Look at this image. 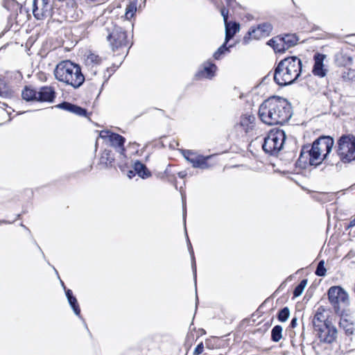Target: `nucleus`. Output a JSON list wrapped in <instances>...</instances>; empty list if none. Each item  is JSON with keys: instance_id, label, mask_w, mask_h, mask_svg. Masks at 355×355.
<instances>
[{"instance_id": "obj_1", "label": "nucleus", "mask_w": 355, "mask_h": 355, "mask_svg": "<svg viewBox=\"0 0 355 355\" xmlns=\"http://www.w3.org/2000/svg\"><path fill=\"white\" fill-rule=\"evenodd\" d=\"M291 103L284 98L272 96L259 106V116L264 123L269 125H282L292 116Z\"/></svg>"}, {"instance_id": "obj_2", "label": "nucleus", "mask_w": 355, "mask_h": 355, "mask_svg": "<svg viewBox=\"0 0 355 355\" xmlns=\"http://www.w3.org/2000/svg\"><path fill=\"white\" fill-rule=\"evenodd\" d=\"M302 69V60L297 56H291L282 60L273 73V79L281 87L294 83L300 76Z\"/></svg>"}, {"instance_id": "obj_3", "label": "nucleus", "mask_w": 355, "mask_h": 355, "mask_svg": "<svg viewBox=\"0 0 355 355\" xmlns=\"http://www.w3.org/2000/svg\"><path fill=\"white\" fill-rule=\"evenodd\" d=\"M334 139L331 137H320L311 146L306 145L301 150L299 161L304 164L318 165L327 158L334 146Z\"/></svg>"}, {"instance_id": "obj_4", "label": "nucleus", "mask_w": 355, "mask_h": 355, "mask_svg": "<svg viewBox=\"0 0 355 355\" xmlns=\"http://www.w3.org/2000/svg\"><path fill=\"white\" fill-rule=\"evenodd\" d=\"M53 73L57 80L74 89L79 88L85 80L80 65L69 60L60 62L56 65Z\"/></svg>"}, {"instance_id": "obj_5", "label": "nucleus", "mask_w": 355, "mask_h": 355, "mask_svg": "<svg viewBox=\"0 0 355 355\" xmlns=\"http://www.w3.org/2000/svg\"><path fill=\"white\" fill-rule=\"evenodd\" d=\"M336 153L343 163L355 161V135H342L337 141Z\"/></svg>"}, {"instance_id": "obj_6", "label": "nucleus", "mask_w": 355, "mask_h": 355, "mask_svg": "<svg viewBox=\"0 0 355 355\" xmlns=\"http://www.w3.org/2000/svg\"><path fill=\"white\" fill-rule=\"evenodd\" d=\"M105 31L107 33V40L113 51L121 50L128 45L126 32L113 22L107 24Z\"/></svg>"}, {"instance_id": "obj_7", "label": "nucleus", "mask_w": 355, "mask_h": 355, "mask_svg": "<svg viewBox=\"0 0 355 355\" xmlns=\"http://www.w3.org/2000/svg\"><path fill=\"white\" fill-rule=\"evenodd\" d=\"M286 136L283 130L270 132L264 139L262 148L270 155H276L283 147Z\"/></svg>"}, {"instance_id": "obj_8", "label": "nucleus", "mask_w": 355, "mask_h": 355, "mask_svg": "<svg viewBox=\"0 0 355 355\" xmlns=\"http://www.w3.org/2000/svg\"><path fill=\"white\" fill-rule=\"evenodd\" d=\"M328 297L331 304L336 312L342 306L345 307L349 304L348 294L340 286H332L329 289Z\"/></svg>"}, {"instance_id": "obj_9", "label": "nucleus", "mask_w": 355, "mask_h": 355, "mask_svg": "<svg viewBox=\"0 0 355 355\" xmlns=\"http://www.w3.org/2000/svg\"><path fill=\"white\" fill-rule=\"evenodd\" d=\"M183 155L192 164L193 168L205 169L210 166L207 160L211 157V155L205 157L189 150H184Z\"/></svg>"}, {"instance_id": "obj_10", "label": "nucleus", "mask_w": 355, "mask_h": 355, "mask_svg": "<svg viewBox=\"0 0 355 355\" xmlns=\"http://www.w3.org/2000/svg\"><path fill=\"white\" fill-rule=\"evenodd\" d=\"M52 6L49 0H33V14L37 19L51 15Z\"/></svg>"}, {"instance_id": "obj_11", "label": "nucleus", "mask_w": 355, "mask_h": 355, "mask_svg": "<svg viewBox=\"0 0 355 355\" xmlns=\"http://www.w3.org/2000/svg\"><path fill=\"white\" fill-rule=\"evenodd\" d=\"M102 61V58L95 53L89 51L86 55L85 64L89 71V74L87 76L89 79H92V78L97 74Z\"/></svg>"}, {"instance_id": "obj_12", "label": "nucleus", "mask_w": 355, "mask_h": 355, "mask_svg": "<svg viewBox=\"0 0 355 355\" xmlns=\"http://www.w3.org/2000/svg\"><path fill=\"white\" fill-rule=\"evenodd\" d=\"M315 331L317 332L318 338L322 343H332L337 337V329L331 322Z\"/></svg>"}, {"instance_id": "obj_13", "label": "nucleus", "mask_w": 355, "mask_h": 355, "mask_svg": "<svg viewBox=\"0 0 355 355\" xmlns=\"http://www.w3.org/2000/svg\"><path fill=\"white\" fill-rule=\"evenodd\" d=\"M330 322H331L328 320V314L325 309L322 306L318 308L312 319V324L315 331L321 329V328Z\"/></svg>"}, {"instance_id": "obj_14", "label": "nucleus", "mask_w": 355, "mask_h": 355, "mask_svg": "<svg viewBox=\"0 0 355 355\" xmlns=\"http://www.w3.org/2000/svg\"><path fill=\"white\" fill-rule=\"evenodd\" d=\"M272 30V26L270 23H263L255 28L249 31V35L257 40L268 37Z\"/></svg>"}, {"instance_id": "obj_15", "label": "nucleus", "mask_w": 355, "mask_h": 355, "mask_svg": "<svg viewBox=\"0 0 355 355\" xmlns=\"http://www.w3.org/2000/svg\"><path fill=\"white\" fill-rule=\"evenodd\" d=\"M326 58V55L316 53L313 56L314 65L312 72L315 76L319 77H324L327 73V70L324 68L323 62Z\"/></svg>"}, {"instance_id": "obj_16", "label": "nucleus", "mask_w": 355, "mask_h": 355, "mask_svg": "<svg viewBox=\"0 0 355 355\" xmlns=\"http://www.w3.org/2000/svg\"><path fill=\"white\" fill-rule=\"evenodd\" d=\"M55 96V92L52 87L44 86L40 89L37 92V101L53 102Z\"/></svg>"}, {"instance_id": "obj_17", "label": "nucleus", "mask_w": 355, "mask_h": 355, "mask_svg": "<svg viewBox=\"0 0 355 355\" xmlns=\"http://www.w3.org/2000/svg\"><path fill=\"white\" fill-rule=\"evenodd\" d=\"M255 116L253 114H245L240 118L237 127L242 128L245 132L252 130L254 126Z\"/></svg>"}, {"instance_id": "obj_18", "label": "nucleus", "mask_w": 355, "mask_h": 355, "mask_svg": "<svg viewBox=\"0 0 355 355\" xmlns=\"http://www.w3.org/2000/svg\"><path fill=\"white\" fill-rule=\"evenodd\" d=\"M55 107L59 109L68 111L71 113H73L80 116H87V110L85 109L68 102H63L57 105Z\"/></svg>"}, {"instance_id": "obj_19", "label": "nucleus", "mask_w": 355, "mask_h": 355, "mask_svg": "<svg viewBox=\"0 0 355 355\" xmlns=\"http://www.w3.org/2000/svg\"><path fill=\"white\" fill-rule=\"evenodd\" d=\"M109 141L110 145L114 147L120 154H124L125 150L124 148L125 139L123 137L116 133H112L110 135Z\"/></svg>"}, {"instance_id": "obj_20", "label": "nucleus", "mask_w": 355, "mask_h": 355, "mask_svg": "<svg viewBox=\"0 0 355 355\" xmlns=\"http://www.w3.org/2000/svg\"><path fill=\"white\" fill-rule=\"evenodd\" d=\"M216 66L215 64L211 62H206L204 64L203 69L198 72V76L199 77H204L207 78H211L214 76Z\"/></svg>"}, {"instance_id": "obj_21", "label": "nucleus", "mask_w": 355, "mask_h": 355, "mask_svg": "<svg viewBox=\"0 0 355 355\" xmlns=\"http://www.w3.org/2000/svg\"><path fill=\"white\" fill-rule=\"evenodd\" d=\"M225 43L232 39L239 31V24L236 22H228L225 24Z\"/></svg>"}, {"instance_id": "obj_22", "label": "nucleus", "mask_w": 355, "mask_h": 355, "mask_svg": "<svg viewBox=\"0 0 355 355\" xmlns=\"http://www.w3.org/2000/svg\"><path fill=\"white\" fill-rule=\"evenodd\" d=\"M340 327L342 328L344 331L345 334L349 337V340L350 341H352V336L354 335L355 328L353 323L349 322L346 319H341L339 322Z\"/></svg>"}, {"instance_id": "obj_23", "label": "nucleus", "mask_w": 355, "mask_h": 355, "mask_svg": "<svg viewBox=\"0 0 355 355\" xmlns=\"http://www.w3.org/2000/svg\"><path fill=\"white\" fill-rule=\"evenodd\" d=\"M335 61L339 66L349 67L353 62V58L343 53H338L336 55Z\"/></svg>"}, {"instance_id": "obj_24", "label": "nucleus", "mask_w": 355, "mask_h": 355, "mask_svg": "<svg viewBox=\"0 0 355 355\" xmlns=\"http://www.w3.org/2000/svg\"><path fill=\"white\" fill-rule=\"evenodd\" d=\"M133 168L139 177L142 178H147L150 176V172L148 170L146 165L139 161L135 162Z\"/></svg>"}, {"instance_id": "obj_25", "label": "nucleus", "mask_w": 355, "mask_h": 355, "mask_svg": "<svg viewBox=\"0 0 355 355\" xmlns=\"http://www.w3.org/2000/svg\"><path fill=\"white\" fill-rule=\"evenodd\" d=\"M267 44L270 46L275 52L282 53L286 51L284 46V42H282V40L279 36L272 38L267 42Z\"/></svg>"}, {"instance_id": "obj_26", "label": "nucleus", "mask_w": 355, "mask_h": 355, "mask_svg": "<svg viewBox=\"0 0 355 355\" xmlns=\"http://www.w3.org/2000/svg\"><path fill=\"white\" fill-rule=\"evenodd\" d=\"M282 42H284V46L286 49L295 46L297 42V37L295 34H287L284 37H281Z\"/></svg>"}, {"instance_id": "obj_27", "label": "nucleus", "mask_w": 355, "mask_h": 355, "mask_svg": "<svg viewBox=\"0 0 355 355\" xmlns=\"http://www.w3.org/2000/svg\"><path fill=\"white\" fill-rule=\"evenodd\" d=\"M22 98L27 101H37V92L31 89L29 87L26 86L21 93Z\"/></svg>"}, {"instance_id": "obj_28", "label": "nucleus", "mask_w": 355, "mask_h": 355, "mask_svg": "<svg viewBox=\"0 0 355 355\" xmlns=\"http://www.w3.org/2000/svg\"><path fill=\"white\" fill-rule=\"evenodd\" d=\"M3 7L8 11L17 14L19 8V4L15 0H3Z\"/></svg>"}, {"instance_id": "obj_29", "label": "nucleus", "mask_w": 355, "mask_h": 355, "mask_svg": "<svg viewBox=\"0 0 355 355\" xmlns=\"http://www.w3.org/2000/svg\"><path fill=\"white\" fill-rule=\"evenodd\" d=\"M137 11V3L131 1L127 5L125 8V17L126 19H132Z\"/></svg>"}, {"instance_id": "obj_30", "label": "nucleus", "mask_w": 355, "mask_h": 355, "mask_svg": "<svg viewBox=\"0 0 355 355\" xmlns=\"http://www.w3.org/2000/svg\"><path fill=\"white\" fill-rule=\"evenodd\" d=\"M282 327L280 325L275 326L271 331V339L273 342H279L282 338Z\"/></svg>"}, {"instance_id": "obj_31", "label": "nucleus", "mask_w": 355, "mask_h": 355, "mask_svg": "<svg viewBox=\"0 0 355 355\" xmlns=\"http://www.w3.org/2000/svg\"><path fill=\"white\" fill-rule=\"evenodd\" d=\"M189 250L191 257V266H192V270H193V273L195 285L196 286V277H197L196 264V259H195V257H194L193 250L191 244L190 243V241H189Z\"/></svg>"}, {"instance_id": "obj_32", "label": "nucleus", "mask_w": 355, "mask_h": 355, "mask_svg": "<svg viewBox=\"0 0 355 355\" xmlns=\"http://www.w3.org/2000/svg\"><path fill=\"white\" fill-rule=\"evenodd\" d=\"M307 284V279H302L300 283L295 288L293 291L294 297H299L303 293Z\"/></svg>"}, {"instance_id": "obj_33", "label": "nucleus", "mask_w": 355, "mask_h": 355, "mask_svg": "<svg viewBox=\"0 0 355 355\" xmlns=\"http://www.w3.org/2000/svg\"><path fill=\"white\" fill-rule=\"evenodd\" d=\"M67 300H68V302H69L71 307L72 308L74 313L76 315L79 316L80 314V307H79V305L78 304L76 297H74V296L68 298Z\"/></svg>"}, {"instance_id": "obj_34", "label": "nucleus", "mask_w": 355, "mask_h": 355, "mask_svg": "<svg viewBox=\"0 0 355 355\" xmlns=\"http://www.w3.org/2000/svg\"><path fill=\"white\" fill-rule=\"evenodd\" d=\"M290 315V311L288 307H284L278 313V320L281 322H286Z\"/></svg>"}, {"instance_id": "obj_35", "label": "nucleus", "mask_w": 355, "mask_h": 355, "mask_svg": "<svg viewBox=\"0 0 355 355\" xmlns=\"http://www.w3.org/2000/svg\"><path fill=\"white\" fill-rule=\"evenodd\" d=\"M327 270L324 268V261L321 260L316 268L315 274L319 277H324L326 275Z\"/></svg>"}, {"instance_id": "obj_36", "label": "nucleus", "mask_w": 355, "mask_h": 355, "mask_svg": "<svg viewBox=\"0 0 355 355\" xmlns=\"http://www.w3.org/2000/svg\"><path fill=\"white\" fill-rule=\"evenodd\" d=\"M227 43H224L221 45L217 51L214 53V58L216 60H219L221 56L225 53V51H228V48L226 46Z\"/></svg>"}, {"instance_id": "obj_37", "label": "nucleus", "mask_w": 355, "mask_h": 355, "mask_svg": "<svg viewBox=\"0 0 355 355\" xmlns=\"http://www.w3.org/2000/svg\"><path fill=\"white\" fill-rule=\"evenodd\" d=\"M8 94V91L5 83L0 80V96H6Z\"/></svg>"}, {"instance_id": "obj_38", "label": "nucleus", "mask_w": 355, "mask_h": 355, "mask_svg": "<svg viewBox=\"0 0 355 355\" xmlns=\"http://www.w3.org/2000/svg\"><path fill=\"white\" fill-rule=\"evenodd\" d=\"M228 13H229V11L227 9H226L225 8H222L220 9V14L221 15L223 16V21H224V23L225 24H227L228 21H227V19H228Z\"/></svg>"}, {"instance_id": "obj_39", "label": "nucleus", "mask_w": 355, "mask_h": 355, "mask_svg": "<svg viewBox=\"0 0 355 355\" xmlns=\"http://www.w3.org/2000/svg\"><path fill=\"white\" fill-rule=\"evenodd\" d=\"M204 349V345L202 343H199L194 349L193 354L199 355L202 353Z\"/></svg>"}, {"instance_id": "obj_40", "label": "nucleus", "mask_w": 355, "mask_h": 355, "mask_svg": "<svg viewBox=\"0 0 355 355\" xmlns=\"http://www.w3.org/2000/svg\"><path fill=\"white\" fill-rule=\"evenodd\" d=\"M112 132H111L109 130H102L100 132V137L101 138H108L110 139V135L112 134Z\"/></svg>"}, {"instance_id": "obj_41", "label": "nucleus", "mask_w": 355, "mask_h": 355, "mask_svg": "<svg viewBox=\"0 0 355 355\" xmlns=\"http://www.w3.org/2000/svg\"><path fill=\"white\" fill-rule=\"evenodd\" d=\"M182 207H183V220L184 223H186V202L185 198L182 196Z\"/></svg>"}, {"instance_id": "obj_42", "label": "nucleus", "mask_w": 355, "mask_h": 355, "mask_svg": "<svg viewBox=\"0 0 355 355\" xmlns=\"http://www.w3.org/2000/svg\"><path fill=\"white\" fill-rule=\"evenodd\" d=\"M355 226V216L353 218H352L349 223V224L346 226V230L352 228Z\"/></svg>"}, {"instance_id": "obj_43", "label": "nucleus", "mask_w": 355, "mask_h": 355, "mask_svg": "<svg viewBox=\"0 0 355 355\" xmlns=\"http://www.w3.org/2000/svg\"><path fill=\"white\" fill-rule=\"evenodd\" d=\"M104 155L107 156V162H108L110 164H112V162L114 161V159L110 157V151H105Z\"/></svg>"}, {"instance_id": "obj_44", "label": "nucleus", "mask_w": 355, "mask_h": 355, "mask_svg": "<svg viewBox=\"0 0 355 355\" xmlns=\"http://www.w3.org/2000/svg\"><path fill=\"white\" fill-rule=\"evenodd\" d=\"M296 325H297V318H293L291 321L290 327L291 328H295L296 327Z\"/></svg>"}, {"instance_id": "obj_45", "label": "nucleus", "mask_w": 355, "mask_h": 355, "mask_svg": "<svg viewBox=\"0 0 355 355\" xmlns=\"http://www.w3.org/2000/svg\"><path fill=\"white\" fill-rule=\"evenodd\" d=\"M65 293H66V296H67V299L71 297H73V293H72V291L70 289L66 290Z\"/></svg>"}, {"instance_id": "obj_46", "label": "nucleus", "mask_w": 355, "mask_h": 355, "mask_svg": "<svg viewBox=\"0 0 355 355\" xmlns=\"http://www.w3.org/2000/svg\"><path fill=\"white\" fill-rule=\"evenodd\" d=\"M354 349H355V345L350 346V345H349V347L346 348V350L347 352H352V351H354Z\"/></svg>"}, {"instance_id": "obj_47", "label": "nucleus", "mask_w": 355, "mask_h": 355, "mask_svg": "<svg viewBox=\"0 0 355 355\" xmlns=\"http://www.w3.org/2000/svg\"><path fill=\"white\" fill-rule=\"evenodd\" d=\"M185 175H186V174L184 173V172H180V173H178V176H179L180 178H184Z\"/></svg>"}, {"instance_id": "obj_48", "label": "nucleus", "mask_w": 355, "mask_h": 355, "mask_svg": "<svg viewBox=\"0 0 355 355\" xmlns=\"http://www.w3.org/2000/svg\"><path fill=\"white\" fill-rule=\"evenodd\" d=\"M234 1V0H226V2H227V5L228 6H231L232 3Z\"/></svg>"}, {"instance_id": "obj_49", "label": "nucleus", "mask_w": 355, "mask_h": 355, "mask_svg": "<svg viewBox=\"0 0 355 355\" xmlns=\"http://www.w3.org/2000/svg\"><path fill=\"white\" fill-rule=\"evenodd\" d=\"M132 175H134V172L132 171H129L128 176L131 178Z\"/></svg>"}, {"instance_id": "obj_50", "label": "nucleus", "mask_w": 355, "mask_h": 355, "mask_svg": "<svg viewBox=\"0 0 355 355\" xmlns=\"http://www.w3.org/2000/svg\"><path fill=\"white\" fill-rule=\"evenodd\" d=\"M185 234H187V242L189 243V239L188 236H187V232H185Z\"/></svg>"}, {"instance_id": "obj_51", "label": "nucleus", "mask_w": 355, "mask_h": 355, "mask_svg": "<svg viewBox=\"0 0 355 355\" xmlns=\"http://www.w3.org/2000/svg\"><path fill=\"white\" fill-rule=\"evenodd\" d=\"M2 105H3V106H7V105H6L5 103H2Z\"/></svg>"}]
</instances>
